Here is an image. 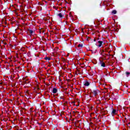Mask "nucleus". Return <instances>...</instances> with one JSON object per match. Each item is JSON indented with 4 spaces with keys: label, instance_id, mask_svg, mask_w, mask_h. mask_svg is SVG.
I'll return each instance as SVG.
<instances>
[{
    "label": "nucleus",
    "instance_id": "12",
    "mask_svg": "<svg viewBox=\"0 0 130 130\" xmlns=\"http://www.w3.org/2000/svg\"><path fill=\"white\" fill-rule=\"evenodd\" d=\"M46 59H47V60H49L50 59V58L47 57Z\"/></svg>",
    "mask_w": 130,
    "mask_h": 130
},
{
    "label": "nucleus",
    "instance_id": "4",
    "mask_svg": "<svg viewBox=\"0 0 130 130\" xmlns=\"http://www.w3.org/2000/svg\"><path fill=\"white\" fill-rule=\"evenodd\" d=\"M89 85H90V83H89V82H88V81L85 82L84 83V86H88Z\"/></svg>",
    "mask_w": 130,
    "mask_h": 130
},
{
    "label": "nucleus",
    "instance_id": "10",
    "mask_svg": "<svg viewBox=\"0 0 130 130\" xmlns=\"http://www.w3.org/2000/svg\"><path fill=\"white\" fill-rule=\"evenodd\" d=\"M29 32L30 33V34H33V31L32 30H30Z\"/></svg>",
    "mask_w": 130,
    "mask_h": 130
},
{
    "label": "nucleus",
    "instance_id": "2",
    "mask_svg": "<svg viewBox=\"0 0 130 130\" xmlns=\"http://www.w3.org/2000/svg\"><path fill=\"white\" fill-rule=\"evenodd\" d=\"M117 112V111H116V110H115V109H113V110H112V112H111V114H112V115H114V114H116Z\"/></svg>",
    "mask_w": 130,
    "mask_h": 130
},
{
    "label": "nucleus",
    "instance_id": "5",
    "mask_svg": "<svg viewBox=\"0 0 130 130\" xmlns=\"http://www.w3.org/2000/svg\"><path fill=\"white\" fill-rule=\"evenodd\" d=\"M56 92H57V89H56V88H53V93L54 94L56 93Z\"/></svg>",
    "mask_w": 130,
    "mask_h": 130
},
{
    "label": "nucleus",
    "instance_id": "8",
    "mask_svg": "<svg viewBox=\"0 0 130 130\" xmlns=\"http://www.w3.org/2000/svg\"><path fill=\"white\" fill-rule=\"evenodd\" d=\"M112 14H116V10H113L112 12Z\"/></svg>",
    "mask_w": 130,
    "mask_h": 130
},
{
    "label": "nucleus",
    "instance_id": "7",
    "mask_svg": "<svg viewBox=\"0 0 130 130\" xmlns=\"http://www.w3.org/2000/svg\"><path fill=\"white\" fill-rule=\"evenodd\" d=\"M57 16H58L59 18H62V14L61 13H59L57 14Z\"/></svg>",
    "mask_w": 130,
    "mask_h": 130
},
{
    "label": "nucleus",
    "instance_id": "6",
    "mask_svg": "<svg viewBox=\"0 0 130 130\" xmlns=\"http://www.w3.org/2000/svg\"><path fill=\"white\" fill-rule=\"evenodd\" d=\"M101 67H103L104 68H105V63L104 62H101Z\"/></svg>",
    "mask_w": 130,
    "mask_h": 130
},
{
    "label": "nucleus",
    "instance_id": "1",
    "mask_svg": "<svg viewBox=\"0 0 130 130\" xmlns=\"http://www.w3.org/2000/svg\"><path fill=\"white\" fill-rule=\"evenodd\" d=\"M92 93H93V94H94V95L95 96H96V95H97V94L98 93V90H93L92 91Z\"/></svg>",
    "mask_w": 130,
    "mask_h": 130
},
{
    "label": "nucleus",
    "instance_id": "9",
    "mask_svg": "<svg viewBox=\"0 0 130 130\" xmlns=\"http://www.w3.org/2000/svg\"><path fill=\"white\" fill-rule=\"evenodd\" d=\"M78 46V47H83V45H81L79 44Z\"/></svg>",
    "mask_w": 130,
    "mask_h": 130
},
{
    "label": "nucleus",
    "instance_id": "3",
    "mask_svg": "<svg viewBox=\"0 0 130 130\" xmlns=\"http://www.w3.org/2000/svg\"><path fill=\"white\" fill-rule=\"evenodd\" d=\"M98 43H99V47H101V46H102V43H103V42H102L101 41H99L98 42Z\"/></svg>",
    "mask_w": 130,
    "mask_h": 130
},
{
    "label": "nucleus",
    "instance_id": "11",
    "mask_svg": "<svg viewBox=\"0 0 130 130\" xmlns=\"http://www.w3.org/2000/svg\"><path fill=\"white\" fill-rule=\"evenodd\" d=\"M129 72H126V75H127V76H128V75H129Z\"/></svg>",
    "mask_w": 130,
    "mask_h": 130
}]
</instances>
